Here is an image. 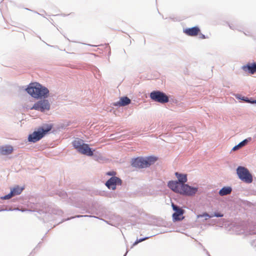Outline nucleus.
<instances>
[{
  "label": "nucleus",
  "instance_id": "nucleus-1",
  "mask_svg": "<svg viewBox=\"0 0 256 256\" xmlns=\"http://www.w3.org/2000/svg\"><path fill=\"white\" fill-rule=\"evenodd\" d=\"M24 90L34 98H43L35 102L31 108V110H34L42 112L50 110V102L48 100L46 99L48 97L50 92L47 88L38 82H34L30 83Z\"/></svg>",
  "mask_w": 256,
  "mask_h": 256
},
{
  "label": "nucleus",
  "instance_id": "nucleus-2",
  "mask_svg": "<svg viewBox=\"0 0 256 256\" xmlns=\"http://www.w3.org/2000/svg\"><path fill=\"white\" fill-rule=\"evenodd\" d=\"M155 158L154 157L136 158L132 160V165L136 168H146L154 162Z\"/></svg>",
  "mask_w": 256,
  "mask_h": 256
},
{
  "label": "nucleus",
  "instance_id": "nucleus-3",
  "mask_svg": "<svg viewBox=\"0 0 256 256\" xmlns=\"http://www.w3.org/2000/svg\"><path fill=\"white\" fill-rule=\"evenodd\" d=\"M236 174L240 180L246 183L250 184L252 182V175L245 167L238 166L236 168Z\"/></svg>",
  "mask_w": 256,
  "mask_h": 256
},
{
  "label": "nucleus",
  "instance_id": "nucleus-4",
  "mask_svg": "<svg viewBox=\"0 0 256 256\" xmlns=\"http://www.w3.org/2000/svg\"><path fill=\"white\" fill-rule=\"evenodd\" d=\"M150 96L154 101L160 104H164L168 102V96L164 93L158 90L151 92Z\"/></svg>",
  "mask_w": 256,
  "mask_h": 256
},
{
  "label": "nucleus",
  "instance_id": "nucleus-5",
  "mask_svg": "<svg viewBox=\"0 0 256 256\" xmlns=\"http://www.w3.org/2000/svg\"><path fill=\"white\" fill-rule=\"evenodd\" d=\"M198 190V188L197 187L190 186L185 184L182 185L180 194L185 196H192L194 195Z\"/></svg>",
  "mask_w": 256,
  "mask_h": 256
},
{
  "label": "nucleus",
  "instance_id": "nucleus-6",
  "mask_svg": "<svg viewBox=\"0 0 256 256\" xmlns=\"http://www.w3.org/2000/svg\"><path fill=\"white\" fill-rule=\"evenodd\" d=\"M122 183L120 178L116 176H112L106 181L105 184L108 189L114 190L116 189V185L120 186Z\"/></svg>",
  "mask_w": 256,
  "mask_h": 256
},
{
  "label": "nucleus",
  "instance_id": "nucleus-7",
  "mask_svg": "<svg viewBox=\"0 0 256 256\" xmlns=\"http://www.w3.org/2000/svg\"><path fill=\"white\" fill-rule=\"evenodd\" d=\"M172 207L174 212L172 214V220L174 221L181 220L184 218V216L180 217L184 212V211L182 209L180 208L178 206L175 205L173 203L172 204Z\"/></svg>",
  "mask_w": 256,
  "mask_h": 256
},
{
  "label": "nucleus",
  "instance_id": "nucleus-8",
  "mask_svg": "<svg viewBox=\"0 0 256 256\" xmlns=\"http://www.w3.org/2000/svg\"><path fill=\"white\" fill-rule=\"evenodd\" d=\"M76 150L78 152L87 156H92L94 154L93 151L89 147L88 144H85L84 142L78 146V148H76Z\"/></svg>",
  "mask_w": 256,
  "mask_h": 256
},
{
  "label": "nucleus",
  "instance_id": "nucleus-9",
  "mask_svg": "<svg viewBox=\"0 0 256 256\" xmlns=\"http://www.w3.org/2000/svg\"><path fill=\"white\" fill-rule=\"evenodd\" d=\"M44 136V133L38 128L37 130L34 131L32 134H30L28 136V141L32 142H36L42 138Z\"/></svg>",
  "mask_w": 256,
  "mask_h": 256
},
{
  "label": "nucleus",
  "instance_id": "nucleus-10",
  "mask_svg": "<svg viewBox=\"0 0 256 256\" xmlns=\"http://www.w3.org/2000/svg\"><path fill=\"white\" fill-rule=\"evenodd\" d=\"M241 68L245 72H248L250 74H254L256 72V63H248L242 66Z\"/></svg>",
  "mask_w": 256,
  "mask_h": 256
},
{
  "label": "nucleus",
  "instance_id": "nucleus-11",
  "mask_svg": "<svg viewBox=\"0 0 256 256\" xmlns=\"http://www.w3.org/2000/svg\"><path fill=\"white\" fill-rule=\"evenodd\" d=\"M180 184L177 181H170L168 182V186L170 188L176 192L180 194L182 185Z\"/></svg>",
  "mask_w": 256,
  "mask_h": 256
},
{
  "label": "nucleus",
  "instance_id": "nucleus-12",
  "mask_svg": "<svg viewBox=\"0 0 256 256\" xmlns=\"http://www.w3.org/2000/svg\"><path fill=\"white\" fill-rule=\"evenodd\" d=\"M200 30L198 26H194L184 30V32L188 36H195L198 34Z\"/></svg>",
  "mask_w": 256,
  "mask_h": 256
},
{
  "label": "nucleus",
  "instance_id": "nucleus-13",
  "mask_svg": "<svg viewBox=\"0 0 256 256\" xmlns=\"http://www.w3.org/2000/svg\"><path fill=\"white\" fill-rule=\"evenodd\" d=\"M13 150L12 146L10 145H4L0 146V154L8 155L12 153Z\"/></svg>",
  "mask_w": 256,
  "mask_h": 256
},
{
  "label": "nucleus",
  "instance_id": "nucleus-14",
  "mask_svg": "<svg viewBox=\"0 0 256 256\" xmlns=\"http://www.w3.org/2000/svg\"><path fill=\"white\" fill-rule=\"evenodd\" d=\"M130 103V100L126 96H124L120 98V101L114 102V105L117 106H126Z\"/></svg>",
  "mask_w": 256,
  "mask_h": 256
},
{
  "label": "nucleus",
  "instance_id": "nucleus-15",
  "mask_svg": "<svg viewBox=\"0 0 256 256\" xmlns=\"http://www.w3.org/2000/svg\"><path fill=\"white\" fill-rule=\"evenodd\" d=\"M175 176L178 178V182H179L180 185H184L188 180L187 174H180L178 172L175 173Z\"/></svg>",
  "mask_w": 256,
  "mask_h": 256
},
{
  "label": "nucleus",
  "instance_id": "nucleus-16",
  "mask_svg": "<svg viewBox=\"0 0 256 256\" xmlns=\"http://www.w3.org/2000/svg\"><path fill=\"white\" fill-rule=\"evenodd\" d=\"M251 140L252 138L250 137L240 142L238 144L234 146L232 148V150L234 151L238 150L240 148L244 146L248 142L251 141Z\"/></svg>",
  "mask_w": 256,
  "mask_h": 256
},
{
  "label": "nucleus",
  "instance_id": "nucleus-17",
  "mask_svg": "<svg viewBox=\"0 0 256 256\" xmlns=\"http://www.w3.org/2000/svg\"><path fill=\"white\" fill-rule=\"evenodd\" d=\"M52 124H44L40 127H39L38 128L42 132V133H44V136L46 133H48L49 131H50L52 128Z\"/></svg>",
  "mask_w": 256,
  "mask_h": 256
},
{
  "label": "nucleus",
  "instance_id": "nucleus-18",
  "mask_svg": "<svg viewBox=\"0 0 256 256\" xmlns=\"http://www.w3.org/2000/svg\"><path fill=\"white\" fill-rule=\"evenodd\" d=\"M232 190V188L230 186L223 187L220 190L218 194L220 196H224L230 194Z\"/></svg>",
  "mask_w": 256,
  "mask_h": 256
},
{
  "label": "nucleus",
  "instance_id": "nucleus-19",
  "mask_svg": "<svg viewBox=\"0 0 256 256\" xmlns=\"http://www.w3.org/2000/svg\"><path fill=\"white\" fill-rule=\"evenodd\" d=\"M24 188L19 186H16L11 189L10 192H12V195L13 196L20 194H21Z\"/></svg>",
  "mask_w": 256,
  "mask_h": 256
},
{
  "label": "nucleus",
  "instance_id": "nucleus-20",
  "mask_svg": "<svg viewBox=\"0 0 256 256\" xmlns=\"http://www.w3.org/2000/svg\"><path fill=\"white\" fill-rule=\"evenodd\" d=\"M84 141L79 138H76L72 142V146L76 150L79 145H80Z\"/></svg>",
  "mask_w": 256,
  "mask_h": 256
},
{
  "label": "nucleus",
  "instance_id": "nucleus-21",
  "mask_svg": "<svg viewBox=\"0 0 256 256\" xmlns=\"http://www.w3.org/2000/svg\"><path fill=\"white\" fill-rule=\"evenodd\" d=\"M213 216L210 215L206 212H204L202 214H198L197 216V218H204L205 220H206L208 218H211Z\"/></svg>",
  "mask_w": 256,
  "mask_h": 256
},
{
  "label": "nucleus",
  "instance_id": "nucleus-22",
  "mask_svg": "<svg viewBox=\"0 0 256 256\" xmlns=\"http://www.w3.org/2000/svg\"><path fill=\"white\" fill-rule=\"evenodd\" d=\"M12 196H13L12 195V192H10L8 194L4 196H2L0 198L2 200H8V199L10 198Z\"/></svg>",
  "mask_w": 256,
  "mask_h": 256
},
{
  "label": "nucleus",
  "instance_id": "nucleus-23",
  "mask_svg": "<svg viewBox=\"0 0 256 256\" xmlns=\"http://www.w3.org/2000/svg\"><path fill=\"white\" fill-rule=\"evenodd\" d=\"M150 236H146V237H145V238H142L137 239L135 241V242L134 243V245H136V244H138V243H139L140 242H142L143 240L148 239V238H150Z\"/></svg>",
  "mask_w": 256,
  "mask_h": 256
},
{
  "label": "nucleus",
  "instance_id": "nucleus-24",
  "mask_svg": "<svg viewBox=\"0 0 256 256\" xmlns=\"http://www.w3.org/2000/svg\"><path fill=\"white\" fill-rule=\"evenodd\" d=\"M82 217H92V218H98V217L96 216H88V215H84V216H83V215H77L76 216L72 217L70 218V219L71 218H82Z\"/></svg>",
  "mask_w": 256,
  "mask_h": 256
},
{
  "label": "nucleus",
  "instance_id": "nucleus-25",
  "mask_svg": "<svg viewBox=\"0 0 256 256\" xmlns=\"http://www.w3.org/2000/svg\"><path fill=\"white\" fill-rule=\"evenodd\" d=\"M211 216H213L219 218V217H222L224 216V214H222L220 212H214L213 214H211Z\"/></svg>",
  "mask_w": 256,
  "mask_h": 256
},
{
  "label": "nucleus",
  "instance_id": "nucleus-26",
  "mask_svg": "<svg viewBox=\"0 0 256 256\" xmlns=\"http://www.w3.org/2000/svg\"><path fill=\"white\" fill-rule=\"evenodd\" d=\"M116 174V172H114V171L108 172H106V175L110 176H114Z\"/></svg>",
  "mask_w": 256,
  "mask_h": 256
},
{
  "label": "nucleus",
  "instance_id": "nucleus-27",
  "mask_svg": "<svg viewBox=\"0 0 256 256\" xmlns=\"http://www.w3.org/2000/svg\"><path fill=\"white\" fill-rule=\"evenodd\" d=\"M236 98H238V99H240V100H244V101H246V102H250V101H251V100H248V98H247L243 97L242 98H240V97H238V96H236Z\"/></svg>",
  "mask_w": 256,
  "mask_h": 256
},
{
  "label": "nucleus",
  "instance_id": "nucleus-28",
  "mask_svg": "<svg viewBox=\"0 0 256 256\" xmlns=\"http://www.w3.org/2000/svg\"><path fill=\"white\" fill-rule=\"evenodd\" d=\"M14 210H19L18 208H15V209H14ZM5 210H0V212H1V211H5ZM8 210H12V209L10 208Z\"/></svg>",
  "mask_w": 256,
  "mask_h": 256
},
{
  "label": "nucleus",
  "instance_id": "nucleus-29",
  "mask_svg": "<svg viewBox=\"0 0 256 256\" xmlns=\"http://www.w3.org/2000/svg\"><path fill=\"white\" fill-rule=\"evenodd\" d=\"M250 103L256 104V100H253L250 101Z\"/></svg>",
  "mask_w": 256,
  "mask_h": 256
},
{
  "label": "nucleus",
  "instance_id": "nucleus-30",
  "mask_svg": "<svg viewBox=\"0 0 256 256\" xmlns=\"http://www.w3.org/2000/svg\"><path fill=\"white\" fill-rule=\"evenodd\" d=\"M202 38H205V36H204V35H202Z\"/></svg>",
  "mask_w": 256,
  "mask_h": 256
}]
</instances>
